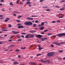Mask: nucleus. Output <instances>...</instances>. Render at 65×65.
<instances>
[{
  "label": "nucleus",
  "instance_id": "obj_1",
  "mask_svg": "<svg viewBox=\"0 0 65 65\" xmlns=\"http://www.w3.org/2000/svg\"><path fill=\"white\" fill-rule=\"evenodd\" d=\"M25 24L27 26H31V25H32V23L30 21L26 22L25 23Z\"/></svg>",
  "mask_w": 65,
  "mask_h": 65
},
{
  "label": "nucleus",
  "instance_id": "obj_2",
  "mask_svg": "<svg viewBox=\"0 0 65 65\" xmlns=\"http://www.w3.org/2000/svg\"><path fill=\"white\" fill-rule=\"evenodd\" d=\"M55 54V52H51L48 53L47 54V56L48 57H51V56H52L54 55Z\"/></svg>",
  "mask_w": 65,
  "mask_h": 65
},
{
  "label": "nucleus",
  "instance_id": "obj_3",
  "mask_svg": "<svg viewBox=\"0 0 65 65\" xmlns=\"http://www.w3.org/2000/svg\"><path fill=\"white\" fill-rule=\"evenodd\" d=\"M58 37H63V36H65V33L59 34L57 35Z\"/></svg>",
  "mask_w": 65,
  "mask_h": 65
},
{
  "label": "nucleus",
  "instance_id": "obj_4",
  "mask_svg": "<svg viewBox=\"0 0 65 65\" xmlns=\"http://www.w3.org/2000/svg\"><path fill=\"white\" fill-rule=\"evenodd\" d=\"M12 32L13 33V34H18L19 33V32L15 31H12Z\"/></svg>",
  "mask_w": 65,
  "mask_h": 65
},
{
  "label": "nucleus",
  "instance_id": "obj_5",
  "mask_svg": "<svg viewBox=\"0 0 65 65\" xmlns=\"http://www.w3.org/2000/svg\"><path fill=\"white\" fill-rule=\"evenodd\" d=\"M47 39V38H42L41 39V41H44L45 40H46V39Z\"/></svg>",
  "mask_w": 65,
  "mask_h": 65
},
{
  "label": "nucleus",
  "instance_id": "obj_6",
  "mask_svg": "<svg viewBox=\"0 0 65 65\" xmlns=\"http://www.w3.org/2000/svg\"><path fill=\"white\" fill-rule=\"evenodd\" d=\"M41 62H42L43 63H47V62H48V63L50 62L48 60H46V61H45L44 60H42L41 61Z\"/></svg>",
  "mask_w": 65,
  "mask_h": 65
},
{
  "label": "nucleus",
  "instance_id": "obj_7",
  "mask_svg": "<svg viewBox=\"0 0 65 65\" xmlns=\"http://www.w3.org/2000/svg\"><path fill=\"white\" fill-rule=\"evenodd\" d=\"M37 37H38V38H40L41 37H42V36L39 35L37 36Z\"/></svg>",
  "mask_w": 65,
  "mask_h": 65
},
{
  "label": "nucleus",
  "instance_id": "obj_8",
  "mask_svg": "<svg viewBox=\"0 0 65 65\" xmlns=\"http://www.w3.org/2000/svg\"><path fill=\"white\" fill-rule=\"evenodd\" d=\"M25 38H30V34H29L26 36Z\"/></svg>",
  "mask_w": 65,
  "mask_h": 65
},
{
  "label": "nucleus",
  "instance_id": "obj_9",
  "mask_svg": "<svg viewBox=\"0 0 65 65\" xmlns=\"http://www.w3.org/2000/svg\"><path fill=\"white\" fill-rule=\"evenodd\" d=\"M37 31L36 30H31L30 31V33H35Z\"/></svg>",
  "mask_w": 65,
  "mask_h": 65
},
{
  "label": "nucleus",
  "instance_id": "obj_10",
  "mask_svg": "<svg viewBox=\"0 0 65 65\" xmlns=\"http://www.w3.org/2000/svg\"><path fill=\"white\" fill-rule=\"evenodd\" d=\"M29 36L30 38H33V37H34V35L29 34Z\"/></svg>",
  "mask_w": 65,
  "mask_h": 65
},
{
  "label": "nucleus",
  "instance_id": "obj_11",
  "mask_svg": "<svg viewBox=\"0 0 65 65\" xmlns=\"http://www.w3.org/2000/svg\"><path fill=\"white\" fill-rule=\"evenodd\" d=\"M24 26L23 25H21V26H19L18 27V28H19V29H20V28H23Z\"/></svg>",
  "mask_w": 65,
  "mask_h": 65
},
{
  "label": "nucleus",
  "instance_id": "obj_12",
  "mask_svg": "<svg viewBox=\"0 0 65 65\" xmlns=\"http://www.w3.org/2000/svg\"><path fill=\"white\" fill-rule=\"evenodd\" d=\"M44 26H42L40 28V29L41 30H42L44 29Z\"/></svg>",
  "mask_w": 65,
  "mask_h": 65
},
{
  "label": "nucleus",
  "instance_id": "obj_13",
  "mask_svg": "<svg viewBox=\"0 0 65 65\" xmlns=\"http://www.w3.org/2000/svg\"><path fill=\"white\" fill-rule=\"evenodd\" d=\"M13 63L15 65H17L19 64V63L17 62H13Z\"/></svg>",
  "mask_w": 65,
  "mask_h": 65
},
{
  "label": "nucleus",
  "instance_id": "obj_14",
  "mask_svg": "<svg viewBox=\"0 0 65 65\" xmlns=\"http://www.w3.org/2000/svg\"><path fill=\"white\" fill-rule=\"evenodd\" d=\"M30 64L31 65H35V62H31Z\"/></svg>",
  "mask_w": 65,
  "mask_h": 65
},
{
  "label": "nucleus",
  "instance_id": "obj_15",
  "mask_svg": "<svg viewBox=\"0 0 65 65\" xmlns=\"http://www.w3.org/2000/svg\"><path fill=\"white\" fill-rule=\"evenodd\" d=\"M44 23H45V22H42L41 23V25L42 26H43L44 25Z\"/></svg>",
  "mask_w": 65,
  "mask_h": 65
},
{
  "label": "nucleus",
  "instance_id": "obj_16",
  "mask_svg": "<svg viewBox=\"0 0 65 65\" xmlns=\"http://www.w3.org/2000/svg\"><path fill=\"white\" fill-rule=\"evenodd\" d=\"M56 45H58V46H60V44L59 43H58V42H57L56 43Z\"/></svg>",
  "mask_w": 65,
  "mask_h": 65
},
{
  "label": "nucleus",
  "instance_id": "obj_17",
  "mask_svg": "<svg viewBox=\"0 0 65 65\" xmlns=\"http://www.w3.org/2000/svg\"><path fill=\"white\" fill-rule=\"evenodd\" d=\"M53 35V34L51 33H48L47 34V35H48V36H50V35Z\"/></svg>",
  "mask_w": 65,
  "mask_h": 65
},
{
  "label": "nucleus",
  "instance_id": "obj_18",
  "mask_svg": "<svg viewBox=\"0 0 65 65\" xmlns=\"http://www.w3.org/2000/svg\"><path fill=\"white\" fill-rule=\"evenodd\" d=\"M14 12L15 13H20V12H18L17 11H14Z\"/></svg>",
  "mask_w": 65,
  "mask_h": 65
},
{
  "label": "nucleus",
  "instance_id": "obj_19",
  "mask_svg": "<svg viewBox=\"0 0 65 65\" xmlns=\"http://www.w3.org/2000/svg\"><path fill=\"white\" fill-rule=\"evenodd\" d=\"M10 5H12V6H13V4H12V2H11L10 3Z\"/></svg>",
  "mask_w": 65,
  "mask_h": 65
},
{
  "label": "nucleus",
  "instance_id": "obj_20",
  "mask_svg": "<svg viewBox=\"0 0 65 65\" xmlns=\"http://www.w3.org/2000/svg\"><path fill=\"white\" fill-rule=\"evenodd\" d=\"M37 26H36V24H35L33 26V27H37Z\"/></svg>",
  "mask_w": 65,
  "mask_h": 65
},
{
  "label": "nucleus",
  "instance_id": "obj_21",
  "mask_svg": "<svg viewBox=\"0 0 65 65\" xmlns=\"http://www.w3.org/2000/svg\"><path fill=\"white\" fill-rule=\"evenodd\" d=\"M27 4H31V3L29 2H27L26 3Z\"/></svg>",
  "mask_w": 65,
  "mask_h": 65
},
{
  "label": "nucleus",
  "instance_id": "obj_22",
  "mask_svg": "<svg viewBox=\"0 0 65 65\" xmlns=\"http://www.w3.org/2000/svg\"><path fill=\"white\" fill-rule=\"evenodd\" d=\"M20 2V1L19 0H18L17 2H16V3H17V4H18Z\"/></svg>",
  "mask_w": 65,
  "mask_h": 65
},
{
  "label": "nucleus",
  "instance_id": "obj_23",
  "mask_svg": "<svg viewBox=\"0 0 65 65\" xmlns=\"http://www.w3.org/2000/svg\"><path fill=\"white\" fill-rule=\"evenodd\" d=\"M42 8H47V6H44L42 7Z\"/></svg>",
  "mask_w": 65,
  "mask_h": 65
},
{
  "label": "nucleus",
  "instance_id": "obj_24",
  "mask_svg": "<svg viewBox=\"0 0 65 65\" xmlns=\"http://www.w3.org/2000/svg\"><path fill=\"white\" fill-rule=\"evenodd\" d=\"M43 47H42V48H39V51H40L42 49H43Z\"/></svg>",
  "mask_w": 65,
  "mask_h": 65
},
{
  "label": "nucleus",
  "instance_id": "obj_25",
  "mask_svg": "<svg viewBox=\"0 0 65 65\" xmlns=\"http://www.w3.org/2000/svg\"><path fill=\"white\" fill-rule=\"evenodd\" d=\"M2 30L3 31H7V30L5 29H3Z\"/></svg>",
  "mask_w": 65,
  "mask_h": 65
},
{
  "label": "nucleus",
  "instance_id": "obj_26",
  "mask_svg": "<svg viewBox=\"0 0 65 65\" xmlns=\"http://www.w3.org/2000/svg\"><path fill=\"white\" fill-rule=\"evenodd\" d=\"M52 37H54V38H55L56 37V35H54L52 36Z\"/></svg>",
  "mask_w": 65,
  "mask_h": 65
},
{
  "label": "nucleus",
  "instance_id": "obj_27",
  "mask_svg": "<svg viewBox=\"0 0 65 65\" xmlns=\"http://www.w3.org/2000/svg\"><path fill=\"white\" fill-rule=\"evenodd\" d=\"M46 11H50V10L49 9H47L46 10Z\"/></svg>",
  "mask_w": 65,
  "mask_h": 65
},
{
  "label": "nucleus",
  "instance_id": "obj_28",
  "mask_svg": "<svg viewBox=\"0 0 65 65\" xmlns=\"http://www.w3.org/2000/svg\"><path fill=\"white\" fill-rule=\"evenodd\" d=\"M57 42H56V41L54 42H53V44H56L57 43Z\"/></svg>",
  "mask_w": 65,
  "mask_h": 65
},
{
  "label": "nucleus",
  "instance_id": "obj_29",
  "mask_svg": "<svg viewBox=\"0 0 65 65\" xmlns=\"http://www.w3.org/2000/svg\"><path fill=\"white\" fill-rule=\"evenodd\" d=\"M37 15H32L31 17H37Z\"/></svg>",
  "mask_w": 65,
  "mask_h": 65
},
{
  "label": "nucleus",
  "instance_id": "obj_30",
  "mask_svg": "<svg viewBox=\"0 0 65 65\" xmlns=\"http://www.w3.org/2000/svg\"><path fill=\"white\" fill-rule=\"evenodd\" d=\"M60 2H62V3L63 2H65V0H62L61 1H60Z\"/></svg>",
  "mask_w": 65,
  "mask_h": 65
},
{
  "label": "nucleus",
  "instance_id": "obj_31",
  "mask_svg": "<svg viewBox=\"0 0 65 65\" xmlns=\"http://www.w3.org/2000/svg\"><path fill=\"white\" fill-rule=\"evenodd\" d=\"M8 27H9V28H11V27L12 26H11V25L9 24Z\"/></svg>",
  "mask_w": 65,
  "mask_h": 65
},
{
  "label": "nucleus",
  "instance_id": "obj_32",
  "mask_svg": "<svg viewBox=\"0 0 65 65\" xmlns=\"http://www.w3.org/2000/svg\"><path fill=\"white\" fill-rule=\"evenodd\" d=\"M48 31V30H44V32H47Z\"/></svg>",
  "mask_w": 65,
  "mask_h": 65
},
{
  "label": "nucleus",
  "instance_id": "obj_33",
  "mask_svg": "<svg viewBox=\"0 0 65 65\" xmlns=\"http://www.w3.org/2000/svg\"><path fill=\"white\" fill-rule=\"evenodd\" d=\"M59 52V53H63V51H62V50H60Z\"/></svg>",
  "mask_w": 65,
  "mask_h": 65
},
{
  "label": "nucleus",
  "instance_id": "obj_34",
  "mask_svg": "<svg viewBox=\"0 0 65 65\" xmlns=\"http://www.w3.org/2000/svg\"><path fill=\"white\" fill-rule=\"evenodd\" d=\"M56 22H57V23H60V20H58V21H56Z\"/></svg>",
  "mask_w": 65,
  "mask_h": 65
},
{
  "label": "nucleus",
  "instance_id": "obj_35",
  "mask_svg": "<svg viewBox=\"0 0 65 65\" xmlns=\"http://www.w3.org/2000/svg\"><path fill=\"white\" fill-rule=\"evenodd\" d=\"M41 54H39L37 55V56H41Z\"/></svg>",
  "mask_w": 65,
  "mask_h": 65
},
{
  "label": "nucleus",
  "instance_id": "obj_36",
  "mask_svg": "<svg viewBox=\"0 0 65 65\" xmlns=\"http://www.w3.org/2000/svg\"><path fill=\"white\" fill-rule=\"evenodd\" d=\"M1 2H4V0H1Z\"/></svg>",
  "mask_w": 65,
  "mask_h": 65
},
{
  "label": "nucleus",
  "instance_id": "obj_37",
  "mask_svg": "<svg viewBox=\"0 0 65 65\" xmlns=\"http://www.w3.org/2000/svg\"><path fill=\"white\" fill-rule=\"evenodd\" d=\"M60 10H64V9L61 8L60 9Z\"/></svg>",
  "mask_w": 65,
  "mask_h": 65
},
{
  "label": "nucleus",
  "instance_id": "obj_38",
  "mask_svg": "<svg viewBox=\"0 0 65 65\" xmlns=\"http://www.w3.org/2000/svg\"><path fill=\"white\" fill-rule=\"evenodd\" d=\"M30 20H33V19L32 18H30Z\"/></svg>",
  "mask_w": 65,
  "mask_h": 65
},
{
  "label": "nucleus",
  "instance_id": "obj_39",
  "mask_svg": "<svg viewBox=\"0 0 65 65\" xmlns=\"http://www.w3.org/2000/svg\"><path fill=\"white\" fill-rule=\"evenodd\" d=\"M38 22V20H36L35 21V23H37Z\"/></svg>",
  "mask_w": 65,
  "mask_h": 65
},
{
  "label": "nucleus",
  "instance_id": "obj_40",
  "mask_svg": "<svg viewBox=\"0 0 65 65\" xmlns=\"http://www.w3.org/2000/svg\"><path fill=\"white\" fill-rule=\"evenodd\" d=\"M44 1V0H40V2H43Z\"/></svg>",
  "mask_w": 65,
  "mask_h": 65
},
{
  "label": "nucleus",
  "instance_id": "obj_41",
  "mask_svg": "<svg viewBox=\"0 0 65 65\" xmlns=\"http://www.w3.org/2000/svg\"><path fill=\"white\" fill-rule=\"evenodd\" d=\"M63 16H60V17H59V18H63Z\"/></svg>",
  "mask_w": 65,
  "mask_h": 65
},
{
  "label": "nucleus",
  "instance_id": "obj_42",
  "mask_svg": "<svg viewBox=\"0 0 65 65\" xmlns=\"http://www.w3.org/2000/svg\"><path fill=\"white\" fill-rule=\"evenodd\" d=\"M15 52H19V50L17 49L15 50Z\"/></svg>",
  "mask_w": 65,
  "mask_h": 65
},
{
  "label": "nucleus",
  "instance_id": "obj_43",
  "mask_svg": "<svg viewBox=\"0 0 65 65\" xmlns=\"http://www.w3.org/2000/svg\"><path fill=\"white\" fill-rule=\"evenodd\" d=\"M52 23H56V21H53L52 22Z\"/></svg>",
  "mask_w": 65,
  "mask_h": 65
},
{
  "label": "nucleus",
  "instance_id": "obj_44",
  "mask_svg": "<svg viewBox=\"0 0 65 65\" xmlns=\"http://www.w3.org/2000/svg\"><path fill=\"white\" fill-rule=\"evenodd\" d=\"M30 18L29 17H28L27 18V19L28 20H30Z\"/></svg>",
  "mask_w": 65,
  "mask_h": 65
},
{
  "label": "nucleus",
  "instance_id": "obj_45",
  "mask_svg": "<svg viewBox=\"0 0 65 65\" xmlns=\"http://www.w3.org/2000/svg\"><path fill=\"white\" fill-rule=\"evenodd\" d=\"M17 22H20V21L19 20H17Z\"/></svg>",
  "mask_w": 65,
  "mask_h": 65
},
{
  "label": "nucleus",
  "instance_id": "obj_46",
  "mask_svg": "<svg viewBox=\"0 0 65 65\" xmlns=\"http://www.w3.org/2000/svg\"><path fill=\"white\" fill-rule=\"evenodd\" d=\"M8 20H5L4 21V22H8Z\"/></svg>",
  "mask_w": 65,
  "mask_h": 65
},
{
  "label": "nucleus",
  "instance_id": "obj_47",
  "mask_svg": "<svg viewBox=\"0 0 65 65\" xmlns=\"http://www.w3.org/2000/svg\"><path fill=\"white\" fill-rule=\"evenodd\" d=\"M22 17V16H19L18 17V18H21Z\"/></svg>",
  "mask_w": 65,
  "mask_h": 65
},
{
  "label": "nucleus",
  "instance_id": "obj_48",
  "mask_svg": "<svg viewBox=\"0 0 65 65\" xmlns=\"http://www.w3.org/2000/svg\"><path fill=\"white\" fill-rule=\"evenodd\" d=\"M6 20H9V18H6Z\"/></svg>",
  "mask_w": 65,
  "mask_h": 65
},
{
  "label": "nucleus",
  "instance_id": "obj_49",
  "mask_svg": "<svg viewBox=\"0 0 65 65\" xmlns=\"http://www.w3.org/2000/svg\"><path fill=\"white\" fill-rule=\"evenodd\" d=\"M3 19H4V18H3V17H2L0 18V20H3Z\"/></svg>",
  "mask_w": 65,
  "mask_h": 65
},
{
  "label": "nucleus",
  "instance_id": "obj_50",
  "mask_svg": "<svg viewBox=\"0 0 65 65\" xmlns=\"http://www.w3.org/2000/svg\"><path fill=\"white\" fill-rule=\"evenodd\" d=\"M23 4V3H22V2H20V4L22 5V4Z\"/></svg>",
  "mask_w": 65,
  "mask_h": 65
},
{
  "label": "nucleus",
  "instance_id": "obj_51",
  "mask_svg": "<svg viewBox=\"0 0 65 65\" xmlns=\"http://www.w3.org/2000/svg\"><path fill=\"white\" fill-rule=\"evenodd\" d=\"M18 41H22V39H18Z\"/></svg>",
  "mask_w": 65,
  "mask_h": 65
},
{
  "label": "nucleus",
  "instance_id": "obj_52",
  "mask_svg": "<svg viewBox=\"0 0 65 65\" xmlns=\"http://www.w3.org/2000/svg\"><path fill=\"white\" fill-rule=\"evenodd\" d=\"M17 25L18 26H21V24H17Z\"/></svg>",
  "mask_w": 65,
  "mask_h": 65
},
{
  "label": "nucleus",
  "instance_id": "obj_53",
  "mask_svg": "<svg viewBox=\"0 0 65 65\" xmlns=\"http://www.w3.org/2000/svg\"><path fill=\"white\" fill-rule=\"evenodd\" d=\"M21 49L22 50H24L25 49V47H24V48H21Z\"/></svg>",
  "mask_w": 65,
  "mask_h": 65
},
{
  "label": "nucleus",
  "instance_id": "obj_54",
  "mask_svg": "<svg viewBox=\"0 0 65 65\" xmlns=\"http://www.w3.org/2000/svg\"><path fill=\"white\" fill-rule=\"evenodd\" d=\"M3 16L2 15H0V17H3Z\"/></svg>",
  "mask_w": 65,
  "mask_h": 65
},
{
  "label": "nucleus",
  "instance_id": "obj_55",
  "mask_svg": "<svg viewBox=\"0 0 65 65\" xmlns=\"http://www.w3.org/2000/svg\"><path fill=\"white\" fill-rule=\"evenodd\" d=\"M38 47H39V48H40V47H41V46H40V45H38Z\"/></svg>",
  "mask_w": 65,
  "mask_h": 65
},
{
  "label": "nucleus",
  "instance_id": "obj_56",
  "mask_svg": "<svg viewBox=\"0 0 65 65\" xmlns=\"http://www.w3.org/2000/svg\"><path fill=\"white\" fill-rule=\"evenodd\" d=\"M51 46L52 47H54V45H53L52 44L51 45Z\"/></svg>",
  "mask_w": 65,
  "mask_h": 65
},
{
  "label": "nucleus",
  "instance_id": "obj_57",
  "mask_svg": "<svg viewBox=\"0 0 65 65\" xmlns=\"http://www.w3.org/2000/svg\"><path fill=\"white\" fill-rule=\"evenodd\" d=\"M18 38H21V36H18Z\"/></svg>",
  "mask_w": 65,
  "mask_h": 65
},
{
  "label": "nucleus",
  "instance_id": "obj_58",
  "mask_svg": "<svg viewBox=\"0 0 65 65\" xmlns=\"http://www.w3.org/2000/svg\"><path fill=\"white\" fill-rule=\"evenodd\" d=\"M21 36V37H23V38H24V36Z\"/></svg>",
  "mask_w": 65,
  "mask_h": 65
},
{
  "label": "nucleus",
  "instance_id": "obj_59",
  "mask_svg": "<svg viewBox=\"0 0 65 65\" xmlns=\"http://www.w3.org/2000/svg\"><path fill=\"white\" fill-rule=\"evenodd\" d=\"M18 57H19V58H21V56L19 55L18 56Z\"/></svg>",
  "mask_w": 65,
  "mask_h": 65
},
{
  "label": "nucleus",
  "instance_id": "obj_60",
  "mask_svg": "<svg viewBox=\"0 0 65 65\" xmlns=\"http://www.w3.org/2000/svg\"><path fill=\"white\" fill-rule=\"evenodd\" d=\"M1 10H2L3 11H5V10H4L3 9H2Z\"/></svg>",
  "mask_w": 65,
  "mask_h": 65
},
{
  "label": "nucleus",
  "instance_id": "obj_61",
  "mask_svg": "<svg viewBox=\"0 0 65 65\" xmlns=\"http://www.w3.org/2000/svg\"><path fill=\"white\" fill-rule=\"evenodd\" d=\"M41 33L42 34H44V32H41Z\"/></svg>",
  "mask_w": 65,
  "mask_h": 65
},
{
  "label": "nucleus",
  "instance_id": "obj_62",
  "mask_svg": "<svg viewBox=\"0 0 65 65\" xmlns=\"http://www.w3.org/2000/svg\"><path fill=\"white\" fill-rule=\"evenodd\" d=\"M28 6H29V7H31V4H29V5H28Z\"/></svg>",
  "mask_w": 65,
  "mask_h": 65
},
{
  "label": "nucleus",
  "instance_id": "obj_63",
  "mask_svg": "<svg viewBox=\"0 0 65 65\" xmlns=\"http://www.w3.org/2000/svg\"><path fill=\"white\" fill-rule=\"evenodd\" d=\"M13 50H10L9 51V52H11V51H12Z\"/></svg>",
  "mask_w": 65,
  "mask_h": 65
},
{
  "label": "nucleus",
  "instance_id": "obj_64",
  "mask_svg": "<svg viewBox=\"0 0 65 65\" xmlns=\"http://www.w3.org/2000/svg\"><path fill=\"white\" fill-rule=\"evenodd\" d=\"M20 65H25V64L24 63L21 64H20Z\"/></svg>",
  "mask_w": 65,
  "mask_h": 65
}]
</instances>
